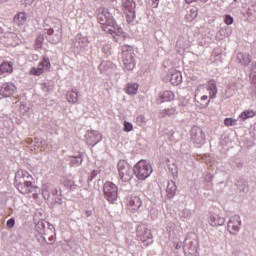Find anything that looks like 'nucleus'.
<instances>
[{
    "label": "nucleus",
    "mask_w": 256,
    "mask_h": 256,
    "mask_svg": "<svg viewBox=\"0 0 256 256\" xmlns=\"http://www.w3.org/2000/svg\"><path fill=\"white\" fill-rule=\"evenodd\" d=\"M250 81L256 87V74H250Z\"/></svg>",
    "instance_id": "obj_41"
},
{
    "label": "nucleus",
    "mask_w": 256,
    "mask_h": 256,
    "mask_svg": "<svg viewBox=\"0 0 256 256\" xmlns=\"http://www.w3.org/2000/svg\"><path fill=\"white\" fill-rule=\"evenodd\" d=\"M175 249H181V243H177L176 245H175Z\"/></svg>",
    "instance_id": "obj_49"
},
{
    "label": "nucleus",
    "mask_w": 256,
    "mask_h": 256,
    "mask_svg": "<svg viewBox=\"0 0 256 256\" xmlns=\"http://www.w3.org/2000/svg\"><path fill=\"white\" fill-rule=\"evenodd\" d=\"M122 62L127 71L135 69V52L129 45L122 46Z\"/></svg>",
    "instance_id": "obj_4"
},
{
    "label": "nucleus",
    "mask_w": 256,
    "mask_h": 256,
    "mask_svg": "<svg viewBox=\"0 0 256 256\" xmlns=\"http://www.w3.org/2000/svg\"><path fill=\"white\" fill-rule=\"evenodd\" d=\"M141 205H143V202H141V198H139V196H130L127 200V209L132 211V213L139 211Z\"/></svg>",
    "instance_id": "obj_14"
},
{
    "label": "nucleus",
    "mask_w": 256,
    "mask_h": 256,
    "mask_svg": "<svg viewBox=\"0 0 256 256\" xmlns=\"http://www.w3.org/2000/svg\"><path fill=\"white\" fill-rule=\"evenodd\" d=\"M79 99V94L75 91H70L67 93V101L68 103H77Z\"/></svg>",
    "instance_id": "obj_26"
},
{
    "label": "nucleus",
    "mask_w": 256,
    "mask_h": 256,
    "mask_svg": "<svg viewBox=\"0 0 256 256\" xmlns=\"http://www.w3.org/2000/svg\"><path fill=\"white\" fill-rule=\"evenodd\" d=\"M237 61L240 63V65H243V67H247L249 63H251V55L239 52L237 54Z\"/></svg>",
    "instance_id": "obj_20"
},
{
    "label": "nucleus",
    "mask_w": 256,
    "mask_h": 256,
    "mask_svg": "<svg viewBox=\"0 0 256 256\" xmlns=\"http://www.w3.org/2000/svg\"><path fill=\"white\" fill-rule=\"evenodd\" d=\"M134 173L140 181H145L151 173H153V167L147 160H140L134 166Z\"/></svg>",
    "instance_id": "obj_5"
},
{
    "label": "nucleus",
    "mask_w": 256,
    "mask_h": 256,
    "mask_svg": "<svg viewBox=\"0 0 256 256\" xmlns=\"http://www.w3.org/2000/svg\"><path fill=\"white\" fill-rule=\"evenodd\" d=\"M235 3H237V0H234Z\"/></svg>",
    "instance_id": "obj_58"
},
{
    "label": "nucleus",
    "mask_w": 256,
    "mask_h": 256,
    "mask_svg": "<svg viewBox=\"0 0 256 256\" xmlns=\"http://www.w3.org/2000/svg\"><path fill=\"white\" fill-rule=\"evenodd\" d=\"M15 91H17V87L15 86V84L11 82H6L2 84L0 88V95H2V97H11L15 93Z\"/></svg>",
    "instance_id": "obj_15"
},
{
    "label": "nucleus",
    "mask_w": 256,
    "mask_h": 256,
    "mask_svg": "<svg viewBox=\"0 0 256 256\" xmlns=\"http://www.w3.org/2000/svg\"><path fill=\"white\" fill-rule=\"evenodd\" d=\"M226 25H233V17L231 15H226L224 19Z\"/></svg>",
    "instance_id": "obj_36"
},
{
    "label": "nucleus",
    "mask_w": 256,
    "mask_h": 256,
    "mask_svg": "<svg viewBox=\"0 0 256 256\" xmlns=\"http://www.w3.org/2000/svg\"><path fill=\"white\" fill-rule=\"evenodd\" d=\"M195 1H198V0H185V2L189 5V4H191V3H193V2H195Z\"/></svg>",
    "instance_id": "obj_48"
},
{
    "label": "nucleus",
    "mask_w": 256,
    "mask_h": 256,
    "mask_svg": "<svg viewBox=\"0 0 256 256\" xmlns=\"http://www.w3.org/2000/svg\"><path fill=\"white\" fill-rule=\"evenodd\" d=\"M33 199H37V193L33 194Z\"/></svg>",
    "instance_id": "obj_54"
},
{
    "label": "nucleus",
    "mask_w": 256,
    "mask_h": 256,
    "mask_svg": "<svg viewBox=\"0 0 256 256\" xmlns=\"http://www.w3.org/2000/svg\"><path fill=\"white\" fill-rule=\"evenodd\" d=\"M177 47H180L181 49H184L185 44H183V37H180L176 42Z\"/></svg>",
    "instance_id": "obj_38"
},
{
    "label": "nucleus",
    "mask_w": 256,
    "mask_h": 256,
    "mask_svg": "<svg viewBox=\"0 0 256 256\" xmlns=\"http://www.w3.org/2000/svg\"><path fill=\"white\" fill-rule=\"evenodd\" d=\"M139 91V84L137 83H128L125 88V93L127 95H137V92Z\"/></svg>",
    "instance_id": "obj_22"
},
{
    "label": "nucleus",
    "mask_w": 256,
    "mask_h": 256,
    "mask_svg": "<svg viewBox=\"0 0 256 256\" xmlns=\"http://www.w3.org/2000/svg\"><path fill=\"white\" fill-rule=\"evenodd\" d=\"M236 186L238 187V189L240 191H242L243 193H245V191H247V182L240 180L236 183Z\"/></svg>",
    "instance_id": "obj_30"
},
{
    "label": "nucleus",
    "mask_w": 256,
    "mask_h": 256,
    "mask_svg": "<svg viewBox=\"0 0 256 256\" xmlns=\"http://www.w3.org/2000/svg\"><path fill=\"white\" fill-rule=\"evenodd\" d=\"M238 89H239V84H237V82H232L229 85L228 90L226 91L227 97H233V95H235V93H237Z\"/></svg>",
    "instance_id": "obj_23"
},
{
    "label": "nucleus",
    "mask_w": 256,
    "mask_h": 256,
    "mask_svg": "<svg viewBox=\"0 0 256 256\" xmlns=\"http://www.w3.org/2000/svg\"><path fill=\"white\" fill-rule=\"evenodd\" d=\"M202 3H207L208 0H200Z\"/></svg>",
    "instance_id": "obj_56"
},
{
    "label": "nucleus",
    "mask_w": 256,
    "mask_h": 256,
    "mask_svg": "<svg viewBox=\"0 0 256 256\" xmlns=\"http://www.w3.org/2000/svg\"><path fill=\"white\" fill-rule=\"evenodd\" d=\"M15 187L22 195L37 193V186L33 185V176L25 170H18L15 175Z\"/></svg>",
    "instance_id": "obj_2"
},
{
    "label": "nucleus",
    "mask_w": 256,
    "mask_h": 256,
    "mask_svg": "<svg viewBox=\"0 0 256 256\" xmlns=\"http://www.w3.org/2000/svg\"><path fill=\"white\" fill-rule=\"evenodd\" d=\"M132 129H133V124H131V122L125 121L123 131H125V133H129Z\"/></svg>",
    "instance_id": "obj_33"
},
{
    "label": "nucleus",
    "mask_w": 256,
    "mask_h": 256,
    "mask_svg": "<svg viewBox=\"0 0 256 256\" xmlns=\"http://www.w3.org/2000/svg\"><path fill=\"white\" fill-rule=\"evenodd\" d=\"M173 177H177V167L171 169Z\"/></svg>",
    "instance_id": "obj_45"
},
{
    "label": "nucleus",
    "mask_w": 256,
    "mask_h": 256,
    "mask_svg": "<svg viewBox=\"0 0 256 256\" xmlns=\"http://www.w3.org/2000/svg\"><path fill=\"white\" fill-rule=\"evenodd\" d=\"M205 181L207 183H211V181H213V175L211 173H208L206 176H205Z\"/></svg>",
    "instance_id": "obj_40"
},
{
    "label": "nucleus",
    "mask_w": 256,
    "mask_h": 256,
    "mask_svg": "<svg viewBox=\"0 0 256 256\" xmlns=\"http://www.w3.org/2000/svg\"><path fill=\"white\" fill-rule=\"evenodd\" d=\"M104 198L109 203H115L119 197V188L113 182H105L103 185Z\"/></svg>",
    "instance_id": "obj_6"
},
{
    "label": "nucleus",
    "mask_w": 256,
    "mask_h": 256,
    "mask_svg": "<svg viewBox=\"0 0 256 256\" xmlns=\"http://www.w3.org/2000/svg\"><path fill=\"white\" fill-rule=\"evenodd\" d=\"M190 251H195L197 247L195 246V243L193 241H190V246H189Z\"/></svg>",
    "instance_id": "obj_42"
},
{
    "label": "nucleus",
    "mask_w": 256,
    "mask_h": 256,
    "mask_svg": "<svg viewBox=\"0 0 256 256\" xmlns=\"http://www.w3.org/2000/svg\"><path fill=\"white\" fill-rule=\"evenodd\" d=\"M256 112L253 110H246L240 114V118L245 121L246 119H250L251 117H255Z\"/></svg>",
    "instance_id": "obj_27"
},
{
    "label": "nucleus",
    "mask_w": 256,
    "mask_h": 256,
    "mask_svg": "<svg viewBox=\"0 0 256 256\" xmlns=\"http://www.w3.org/2000/svg\"><path fill=\"white\" fill-rule=\"evenodd\" d=\"M89 137H95V134H94L93 132H91V133L89 134Z\"/></svg>",
    "instance_id": "obj_52"
},
{
    "label": "nucleus",
    "mask_w": 256,
    "mask_h": 256,
    "mask_svg": "<svg viewBox=\"0 0 256 256\" xmlns=\"http://www.w3.org/2000/svg\"><path fill=\"white\" fill-rule=\"evenodd\" d=\"M250 71H251L250 75H252V76L256 75V62H253L251 64V70Z\"/></svg>",
    "instance_id": "obj_39"
},
{
    "label": "nucleus",
    "mask_w": 256,
    "mask_h": 256,
    "mask_svg": "<svg viewBox=\"0 0 256 256\" xmlns=\"http://www.w3.org/2000/svg\"><path fill=\"white\" fill-rule=\"evenodd\" d=\"M36 231L48 245H53V243H55V231H53V229L45 227V224L43 223H38Z\"/></svg>",
    "instance_id": "obj_8"
},
{
    "label": "nucleus",
    "mask_w": 256,
    "mask_h": 256,
    "mask_svg": "<svg viewBox=\"0 0 256 256\" xmlns=\"http://www.w3.org/2000/svg\"><path fill=\"white\" fill-rule=\"evenodd\" d=\"M98 23L101 24L103 31L112 35V37L123 33V28L117 25V22L113 19V15L107 11H103L98 15Z\"/></svg>",
    "instance_id": "obj_3"
},
{
    "label": "nucleus",
    "mask_w": 256,
    "mask_h": 256,
    "mask_svg": "<svg viewBox=\"0 0 256 256\" xmlns=\"http://www.w3.org/2000/svg\"><path fill=\"white\" fill-rule=\"evenodd\" d=\"M164 81H170L172 85H181L183 82V76L181 75L180 71L171 70L170 77H164Z\"/></svg>",
    "instance_id": "obj_16"
},
{
    "label": "nucleus",
    "mask_w": 256,
    "mask_h": 256,
    "mask_svg": "<svg viewBox=\"0 0 256 256\" xmlns=\"http://www.w3.org/2000/svg\"><path fill=\"white\" fill-rule=\"evenodd\" d=\"M45 39L43 38V36H38L35 40V43H34V49L35 51H39V49H42L43 48V41Z\"/></svg>",
    "instance_id": "obj_28"
},
{
    "label": "nucleus",
    "mask_w": 256,
    "mask_h": 256,
    "mask_svg": "<svg viewBox=\"0 0 256 256\" xmlns=\"http://www.w3.org/2000/svg\"><path fill=\"white\" fill-rule=\"evenodd\" d=\"M175 108H167L162 111V117H171V115H175Z\"/></svg>",
    "instance_id": "obj_29"
},
{
    "label": "nucleus",
    "mask_w": 256,
    "mask_h": 256,
    "mask_svg": "<svg viewBox=\"0 0 256 256\" xmlns=\"http://www.w3.org/2000/svg\"><path fill=\"white\" fill-rule=\"evenodd\" d=\"M161 99L162 103H165V101H173V99H175V95L173 92L166 90L162 93Z\"/></svg>",
    "instance_id": "obj_25"
},
{
    "label": "nucleus",
    "mask_w": 256,
    "mask_h": 256,
    "mask_svg": "<svg viewBox=\"0 0 256 256\" xmlns=\"http://www.w3.org/2000/svg\"><path fill=\"white\" fill-rule=\"evenodd\" d=\"M49 73L51 71V61H49V58L43 57L42 60L39 62L37 67H32L29 70V75H34L35 77H39L43 75V73Z\"/></svg>",
    "instance_id": "obj_9"
},
{
    "label": "nucleus",
    "mask_w": 256,
    "mask_h": 256,
    "mask_svg": "<svg viewBox=\"0 0 256 256\" xmlns=\"http://www.w3.org/2000/svg\"><path fill=\"white\" fill-rule=\"evenodd\" d=\"M59 41H61V38H57L56 40H50V43H52V45H57V43H59Z\"/></svg>",
    "instance_id": "obj_44"
},
{
    "label": "nucleus",
    "mask_w": 256,
    "mask_h": 256,
    "mask_svg": "<svg viewBox=\"0 0 256 256\" xmlns=\"http://www.w3.org/2000/svg\"><path fill=\"white\" fill-rule=\"evenodd\" d=\"M122 7L125 15L130 21L135 19V1L134 0H122Z\"/></svg>",
    "instance_id": "obj_12"
},
{
    "label": "nucleus",
    "mask_w": 256,
    "mask_h": 256,
    "mask_svg": "<svg viewBox=\"0 0 256 256\" xmlns=\"http://www.w3.org/2000/svg\"><path fill=\"white\" fill-rule=\"evenodd\" d=\"M227 227L231 235H237L241 227V217L239 215L232 216L228 221Z\"/></svg>",
    "instance_id": "obj_13"
},
{
    "label": "nucleus",
    "mask_w": 256,
    "mask_h": 256,
    "mask_svg": "<svg viewBox=\"0 0 256 256\" xmlns=\"http://www.w3.org/2000/svg\"><path fill=\"white\" fill-rule=\"evenodd\" d=\"M49 21H52L51 18H50V19H46V20L44 21V25H45L46 27H49Z\"/></svg>",
    "instance_id": "obj_47"
},
{
    "label": "nucleus",
    "mask_w": 256,
    "mask_h": 256,
    "mask_svg": "<svg viewBox=\"0 0 256 256\" xmlns=\"http://www.w3.org/2000/svg\"><path fill=\"white\" fill-rule=\"evenodd\" d=\"M136 122L138 123V125H145V123H147V119L145 118V116L140 115L136 118Z\"/></svg>",
    "instance_id": "obj_35"
},
{
    "label": "nucleus",
    "mask_w": 256,
    "mask_h": 256,
    "mask_svg": "<svg viewBox=\"0 0 256 256\" xmlns=\"http://www.w3.org/2000/svg\"><path fill=\"white\" fill-rule=\"evenodd\" d=\"M191 141H193L195 145H203V143H205V134L203 133V130L199 128V126L192 127Z\"/></svg>",
    "instance_id": "obj_11"
},
{
    "label": "nucleus",
    "mask_w": 256,
    "mask_h": 256,
    "mask_svg": "<svg viewBox=\"0 0 256 256\" xmlns=\"http://www.w3.org/2000/svg\"><path fill=\"white\" fill-rule=\"evenodd\" d=\"M187 239H189V238H186V239H185V241H184V247L187 246Z\"/></svg>",
    "instance_id": "obj_53"
},
{
    "label": "nucleus",
    "mask_w": 256,
    "mask_h": 256,
    "mask_svg": "<svg viewBox=\"0 0 256 256\" xmlns=\"http://www.w3.org/2000/svg\"><path fill=\"white\" fill-rule=\"evenodd\" d=\"M224 125H226V127H235V125H237V120L233 118H226L224 120Z\"/></svg>",
    "instance_id": "obj_31"
},
{
    "label": "nucleus",
    "mask_w": 256,
    "mask_h": 256,
    "mask_svg": "<svg viewBox=\"0 0 256 256\" xmlns=\"http://www.w3.org/2000/svg\"><path fill=\"white\" fill-rule=\"evenodd\" d=\"M117 171L121 181H131V178L133 177V170L126 160H120L117 163Z\"/></svg>",
    "instance_id": "obj_7"
},
{
    "label": "nucleus",
    "mask_w": 256,
    "mask_h": 256,
    "mask_svg": "<svg viewBox=\"0 0 256 256\" xmlns=\"http://www.w3.org/2000/svg\"><path fill=\"white\" fill-rule=\"evenodd\" d=\"M8 229H13V227H15V219L14 218H10L7 223H6Z\"/></svg>",
    "instance_id": "obj_37"
},
{
    "label": "nucleus",
    "mask_w": 256,
    "mask_h": 256,
    "mask_svg": "<svg viewBox=\"0 0 256 256\" xmlns=\"http://www.w3.org/2000/svg\"><path fill=\"white\" fill-rule=\"evenodd\" d=\"M166 193L168 199H172V197H175V193H177V185L173 181H168L167 187H166Z\"/></svg>",
    "instance_id": "obj_21"
},
{
    "label": "nucleus",
    "mask_w": 256,
    "mask_h": 256,
    "mask_svg": "<svg viewBox=\"0 0 256 256\" xmlns=\"http://www.w3.org/2000/svg\"><path fill=\"white\" fill-rule=\"evenodd\" d=\"M0 33H3V29L0 28Z\"/></svg>",
    "instance_id": "obj_57"
},
{
    "label": "nucleus",
    "mask_w": 256,
    "mask_h": 256,
    "mask_svg": "<svg viewBox=\"0 0 256 256\" xmlns=\"http://www.w3.org/2000/svg\"><path fill=\"white\" fill-rule=\"evenodd\" d=\"M136 236L138 241H141L142 243H147V241H151V239H153L151 230L145 224H139L137 226Z\"/></svg>",
    "instance_id": "obj_10"
},
{
    "label": "nucleus",
    "mask_w": 256,
    "mask_h": 256,
    "mask_svg": "<svg viewBox=\"0 0 256 256\" xmlns=\"http://www.w3.org/2000/svg\"><path fill=\"white\" fill-rule=\"evenodd\" d=\"M46 33L47 35H53V33H55V30L53 28L46 29Z\"/></svg>",
    "instance_id": "obj_43"
},
{
    "label": "nucleus",
    "mask_w": 256,
    "mask_h": 256,
    "mask_svg": "<svg viewBox=\"0 0 256 256\" xmlns=\"http://www.w3.org/2000/svg\"><path fill=\"white\" fill-rule=\"evenodd\" d=\"M198 10L196 7H192L188 10L187 14H186V19L191 22V21H194L195 19H197V13Z\"/></svg>",
    "instance_id": "obj_24"
},
{
    "label": "nucleus",
    "mask_w": 256,
    "mask_h": 256,
    "mask_svg": "<svg viewBox=\"0 0 256 256\" xmlns=\"http://www.w3.org/2000/svg\"><path fill=\"white\" fill-rule=\"evenodd\" d=\"M169 135H170L169 139H170V141H171V137H173V131H170V132H169Z\"/></svg>",
    "instance_id": "obj_51"
},
{
    "label": "nucleus",
    "mask_w": 256,
    "mask_h": 256,
    "mask_svg": "<svg viewBox=\"0 0 256 256\" xmlns=\"http://www.w3.org/2000/svg\"><path fill=\"white\" fill-rule=\"evenodd\" d=\"M55 25H59V26H60V24L57 23V22H55ZM62 32H63V29H62L61 26H60V33H62Z\"/></svg>",
    "instance_id": "obj_50"
},
{
    "label": "nucleus",
    "mask_w": 256,
    "mask_h": 256,
    "mask_svg": "<svg viewBox=\"0 0 256 256\" xmlns=\"http://www.w3.org/2000/svg\"><path fill=\"white\" fill-rule=\"evenodd\" d=\"M33 1H34V0H24V3H25L26 5H33Z\"/></svg>",
    "instance_id": "obj_46"
},
{
    "label": "nucleus",
    "mask_w": 256,
    "mask_h": 256,
    "mask_svg": "<svg viewBox=\"0 0 256 256\" xmlns=\"http://www.w3.org/2000/svg\"><path fill=\"white\" fill-rule=\"evenodd\" d=\"M217 97V82L215 80L208 81L207 85H199L195 91L194 101L200 109L209 106L210 99Z\"/></svg>",
    "instance_id": "obj_1"
},
{
    "label": "nucleus",
    "mask_w": 256,
    "mask_h": 256,
    "mask_svg": "<svg viewBox=\"0 0 256 256\" xmlns=\"http://www.w3.org/2000/svg\"><path fill=\"white\" fill-rule=\"evenodd\" d=\"M7 0H0V3H6Z\"/></svg>",
    "instance_id": "obj_55"
},
{
    "label": "nucleus",
    "mask_w": 256,
    "mask_h": 256,
    "mask_svg": "<svg viewBox=\"0 0 256 256\" xmlns=\"http://www.w3.org/2000/svg\"><path fill=\"white\" fill-rule=\"evenodd\" d=\"M13 73V62L4 61L0 64V77H5Z\"/></svg>",
    "instance_id": "obj_17"
},
{
    "label": "nucleus",
    "mask_w": 256,
    "mask_h": 256,
    "mask_svg": "<svg viewBox=\"0 0 256 256\" xmlns=\"http://www.w3.org/2000/svg\"><path fill=\"white\" fill-rule=\"evenodd\" d=\"M181 217H183L184 219H191V210L189 209H184L181 212Z\"/></svg>",
    "instance_id": "obj_34"
},
{
    "label": "nucleus",
    "mask_w": 256,
    "mask_h": 256,
    "mask_svg": "<svg viewBox=\"0 0 256 256\" xmlns=\"http://www.w3.org/2000/svg\"><path fill=\"white\" fill-rule=\"evenodd\" d=\"M13 22L18 27H21L27 23V13L25 12H18L13 19Z\"/></svg>",
    "instance_id": "obj_19"
},
{
    "label": "nucleus",
    "mask_w": 256,
    "mask_h": 256,
    "mask_svg": "<svg viewBox=\"0 0 256 256\" xmlns=\"http://www.w3.org/2000/svg\"><path fill=\"white\" fill-rule=\"evenodd\" d=\"M209 225H211V227H219L221 225H225V218L217 214H212L209 219Z\"/></svg>",
    "instance_id": "obj_18"
},
{
    "label": "nucleus",
    "mask_w": 256,
    "mask_h": 256,
    "mask_svg": "<svg viewBox=\"0 0 256 256\" xmlns=\"http://www.w3.org/2000/svg\"><path fill=\"white\" fill-rule=\"evenodd\" d=\"M247 15L250 19H256V7L251 6L248 8Z\"/></svg>",
    "instance_id": "obj_32"
}]
</instances>
